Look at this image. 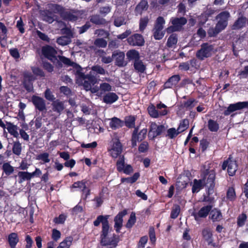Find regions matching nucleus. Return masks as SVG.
<instances>
[{
	"label": "nucleus",
	"mask_w": 248,
	"mask_h": 248,
	"mask_svg": "<svg viewBox=\"0 0 248 248\" xmlns=\"http://www.w3.org/2000/svg\"><path fill=\"white\" fill-rule=\"evenodd\" d=\"M109 215H99L93 221L94 226L98 227L102 224V230L100 232V245L102 247L108 246L107 248H115L119 242V236L113 234L111 238L108 237L109 232L110 226L108 222Z\"/></svg>",
	"instance_id": "1"
},
{
	"label": "nucleus",
	"mask_w": 248,
	"mask_h": 248,
	"mask_svg": "<svg viewBox=\"0 0 248 248\" xmlns=\"http://www.w3.org/2000/svg\"><path fill=\"white\" fill-rule=\"evenodd\" d=\"M59 58L60 60L58 62L59 67H62V63H63L66 65L72 66L75 68L76 69V75L79 79L84 80L83 85L85 90L90 89L91 86H93L97 83V79L91 73L85 75L82 72V68L78 64L71 61L70 59L63 56H59Z\"/></svg>",
	"instance_id": "2"
},
{
	"label": "nucleus",
	"mask_w": 248,
	"mask_h": 248,
	"mask_svg": "<svg viewBox=\"0 0 248 248\" xmlns=\"http://www.w3.org/2000/svg\"><path fill=\"white\" fill-rule=\"evenodd\" d=\"M201 175L204 185L207 187L206 189L215 190L216 178V173L215 170L205 169L202 171Z\"/></svg>",
	"instance_id": "3"
},
{
	"label": "nucleus",
	"mask_w": 248,
	"mask_h": 248,
	"mask_svg": "<svg viewBox=\"0 0 248 248\" xmlns=\"http://www.w3.org/2000/svg\"><path fill=\"white\" fill-rule=\"evenodd\" d=\"M46 11L49 14H59V16H74L65 7L55 3H48L46 8Z\"/></svg>",
	"instance_id": "4"
},
{
	"label": "nucleus",
	"mask_w": 248,
	"mask_h": 248,
	"mask_svg": "<svg viewBox=\"0 0 248 248\" xmlns=\"http://www.w3.org/2000/svg\"><path fill=\"white\" fill-rule=\"evenodd\" d=\"M165 21L163 16H158L153 29V36L155 40H161L164 37L165 31H162Z\"/></svg>",
	"instance_id": "5"
},
{
	"label": "nucleus",
	"mask_w": 248,
	"mask_h": 248,
	"mask_svg": "<svg viewBox=\"0 0 248 248\" xmlns=\"http://www.w3.org/2000/svg\"><path fill=\"white\" fill-rule=\"evenodd\" d=\"M214 46L208 43H204L201 46V48L198 50L196 54L197 58L201 61H203L205 58L210 57L213 52Z\"/></svg>",
	"instance_id": "6"
},
{
	"label": "nucleus",
	"mask_w": 248,
	"mask_h": 248,
	"mask_svg": "<svg viewBox=\"0 0 248 248\" xmlns=\"http://www.w3.org/2000/svg\"><path fill=\"white\" fill-rule=\"evenodd\" d=\"M227 167V171L230 176H233L235 174L238 168V165L236 160L232 159V155L224 160L222 165V169L225 170Z\"/></svg>",
	"instance_id": "7"
},
{
	"label": "nucleus",
	"mask_w": 248,
	"mask_h": 248,
	"mask_svg": "<svg viewBox=\"0 0 248 248\" xmlns=\"http://www.w3.org/2000/svg\"><path fill=\"white\" fill-rule=\"evenodd\" d=\"M42 53L45 58L54 63L57 61V65H58V62L60 61L59 55L56 56L57 54V50L52 46L49 45H46L42 48Z\"/></svg>",
	"instance_id": "8"
},
{
	"label": "nucleus",
	"mask_w": 248,
	"mask_h": 248,
	"mask_svg": "<svg viewBox=\"0 0 248 248\" xmlns=\"http://www.w3.org/2000/svg\"><path fill=\"white\" fill-rule=\"evenodd\" d=\"M165 130L166 127L164 125H157L155 122H153L150 126L148 137L150 139L154 140L160 136Z\"/></svg>",
	"instance_id": "9"
},
{
	"label": "nucleus",
	"mask_w": 248,
	"mask_h": 248,
	"mask_svg": "<svg viewBox=\"0 0 248 248\" xmlns=\"http://www.w3.org/2000/svg\"><path fill=\"white\" fill-rule=\"evenodd\" d=\"M31 102L34 106L35 110L42 113L46 111V101L42 97L33 95L31 97Z\"/></svg>",
	"instance_id": "10"
},
{
	"label": "nucleus",
	"mask_w": 248,
	"mask_h": 248,
	"mask_svg": "<svg viewBox=\"0 0 248 248\" xmlns=\"http://www.w3.org/2000/svg\"><path fill=\"white\" fill-rule=\"evenodd\" d=\"M245 108H248V101L238 102L231 104L229 105L227 109L224 110L223 114L225 116H228L234 111L241 110Z\"/></svg>",
	"instance_id": "11"
},
{
	"label": "nucleus",
	"mask_w": 248,
	"mask_h": 248,
	"mask_svg": "<svg viewBox=\"0 0 248 248\" xmlns=\"http://www.w3.org/2000/svg\"><path fill=\"white\" fill-rule=\"evenodd\" d=\"M213 208V205L208 204L206 206L202 207L198 212L193 213L192 216L194 217L195 220L198 221L201 218H206L208 215H210V213Z\"/></svg>",
	"instance_id": "12"
},
{
	"label": "nucleus",
	"mask_w": 248,
	"mask_h": 248,
	"mask_svg": "<svg viewBox=\"0 0 248 248\" xmlns=\"http://www.w3.org/2000/svg\"><path fill=\"white\" fill-rule=\"evenodd\" d=\"M122 150V143L118 139H116L113 142L111 149L108 151L110 152V155L112 158H116L121 155Z\"/></svg>",
	"instance_id": "13"
},
{
	"label": "nucleus",
	"mask_w": 248,
	"mask_h": 248,
	"mask_svg": "<svg viewBox=\"0 0 248 248\" xmlns=\"http://www.w3.org/2000/svg\"><path fill=\"white\" fill-rule=\"evenodd\" d=\"M202 234L208 246H211L213 247H216L217 246V244L214 242L213 232L210 228L206 227L203 229Z\"/></svg>",
	"instance_id": "14"
},
{
	"label": "nucleus",
	"mask_w": 248,
	"mask_h": 248,
	"mask_svg": "<svg viewBox=\"0 0 248 248\" xmlns=\"http://www.w3.org/2000/svg\"><path fill=\"white\" fill-rule=\"evenodd\" d=\"M127 214V210L124 209L122 211L119 212V213L114 218V227L117 233L120 232V231L123 226V217Z\"/></svg>",
	"instance_id": "15"
},
{
	"label": "nucleus",
	"mask_w": 248,
	"mask_h": 248,
	"mask_svg": "<svg viewBox=\"0 0 248 248\" xmlns=\"http://www.w3.org/2000/svg\"><path fill=\"white\" fill-rule=\"evenodd\" d=\"M128 43L133 46H141L144 45L145 41L142 35L136 33L127 38Z\"/></svg>",
	"instance_id": "16"
},
{
	"label": "nucleus",
	"mask_w": 248,
	"mask_h": 248,
	"mask_svg": "<svg viewBox=\"0 0 248 248\" xmlns=\"http://www.w3.org/2000/svg\"><path fill=\"white\" fill-rule=\"evenodd\" d=\"M181 80L179 75H174L169 78L163 85L164 89L175 87Z\"/></svg>",
	"instance_id": "17"
},
{
	"label": "nucleus",
	"mask_w": 248,
	"mask_h": 248,
	"mask_svg": "<svg viewBox=\"0 0 248 248\" xmlns=\"http://www.w3.org/2000/svg\"><path fill=\"white\" fill-rule=\"evenodd\" d=\"M124 52L121 51H115L112 55V57L115 58V64L120 67L126 65V63H124Z\"/></svg>",
	"instance_id": "18"
},
{
	"label": "nucleus",
	"mask_w": 248,
	"mask_h": 248,
	"mask_svg": "<svg viewBox=\"0 0 248 248\" xmlns=\"http://www.w3.org/2000/svg\"><path fill=\"white\" fill-rule=\"evenodd\" d=\"M147 110L151 117L154 118L159 117V115H166L168 113V110L166 109L158 112V111L156 109L155 106L153 104H151L148 107Z\"/></svg>",
	"instance_id": "19"
},
{
	"label": "nucleus",
	"mask_w": 248,
	"mask_h": 248,
	"mask_svg": "<svg viewBox=\"0 0 248 248\" xmlns=\"http://www.w3.org/2000/svg\"><path fill=\"white\" fill-rule=\"evenodd\" d=\"M209 218L213 222H219L223 219V215L219 209L214 208L211 209Z\"/></svg>",
	"instance_id": "20"
},
{
	"label": "nucleus",
	"mask_w": 248,
	"mask_h": 248,
	"mask_svg": "<svg viewBox=\"0 0 248 248\" xmlns=\"http://www.w3.org/2000/svg\"><path fill=\"white\" fill-rule=\"evenodd\" d=\"M118 98L119 97L116 93L108 92L103 96V101L107 104H111L117 101Z\"/></svg>",
	"instance_id": "21"
},
{
	"label": "nucleus",
	"mask_w": 248,
	"mask_h": 248,
	"mask_svg": "<svg viewBox=\"0 0 248 248\" xmlns=\"http://www.w3.org/2000/svg\"><path fill=\"white\" fill-rule=\"evenodd\" d=\"M109 124L110 127L115 130L122 127L124 125V122L117 117H114L110 119Z\"/></svg>",
	"instance_id": "22"
},
{
	"label": "nucleus",
	"mask_w": 248,
	"mask_h": 248,
	"mask_svg": "<svg viewBox=\"0 0 248 248\" xmlns=\"http://www.w3.org/2000/svg\"><path fill=\"white\" fill-rule=\"evenodd\" d=\"M7 241L11 248H15L19 241L17 233L16 232L10 233L8 236Z\"/></svg>",
	"instance_id": "23"
},
{
	"label": "nucleus",
	"mask_w": 248,
	"mask_h": 248,
	"mask_svg": "<svg viewBox=\"0 0 248 248\" xmlns=\"http://www.w3.org/2000/svg\"><path fill=\"white\" fill-rule=\"evenodd\" d=\"M229 16H216L217 19L219 17V19L216 25V27L219 30L220 32L224 30L228 25V17Z\"/></svg>",
	"instance_id": "24"
},
{
	"label": "nucleus",
	"mask_w": 248,
	"mask_h": 248,
	"mask_svg": "<svg viewBox=\"0 0 248 248\" xmlns=\"http://www.w3.org/2000/svg\"><path fill=\"white\" fill-rule=\"evenodd\" d=\"M202 179L197 180L194 179L193 184L192 187V192L193 193H198L201 189L205 186Z\"/></svg>",
	"instance_id": "25"
},
{
	"label": "nucleus",
	"mask_w": 248,
	"mask_h": 248,
	"mask_svg": "<svg viewBox=\"0 0 248 248\" xmlns=\"http://www.w3.org/2000/svg\"><path fill=\"white\" fill-rule=\"evenodd\" d=\"M187 20L183 16H180V18H174L171 20L172 25H174L179 30H181L183 26L186 23Z\"/></svg>",
	"instance_id": "26"
},
{
	"label": "nucleus",
	"mask_w": 248,
	"mask_h": 248,
	"mask_svg": "<svg viewBox=\"0 0 248 248\" xmlns=\"http://www.w3.org/2000/svg\"><path fill=\"white\" fill-rule=\"evenodd\" d=\"M206 193L203 195V202H208L209 204L213 203L215 201L214 197L211 196L214 192V189H206Z\"/></svg>",
	"instance_id": "27"
},
{
	"label": "nucleus",
	"mask_w": 248,
	"mask_h": 248,
	"mask_svg": "<svg viewBox=\"0 0 248 248\" xmlns=\"http://www.w3.org/2000/svg\"><path fill=\"white\" fill-rule=\"evenodd\" d=\"M148 3L146 0H141L136 6L135 12L137 14L141 15L143 11H146L148 8Z\"/></svg>",
	"instance_id": "28"
},
{
	"label": "nucleus",
	"mask_w": 248,
	"mask_h": 248,
	"mask_svg": "<svg viewBox=\"0 0 248 248\" xmlns=\"http://www.w3.org/2000/svg\"><path fill=\"white\" fill-rule=\"evenodd\" d=\"M52 106L53 110L59 113L64 109L63 103L59 99H57L52 102Z\"/></svg>",
	"instance_id": "29"
},
{
	"label": "nucleus",
	"mask_w": 248,
	"mask_h": 248,
	"mask_svg": "<svg viewBox=\"0 0 248 248\" xmlns=\"http://www.w3.org/2000/svg\"><path fill=\"white\" fill-rule=\"evenodd\" d=\"M136 118L134 116L130 115L125 117L124 119V125L128 128H135Z\"/></svg>",
	"instance_id": "30"
},
{
	"label": "nucleus",
	"mask_w": 248,
	"mask_h": 248,
	"mask_svg": "<svg viewBox=\"0 0 248 248\" xmlns=\"http://www.w3.org/2000/svg\"><path fill=\"white\" fill-rule=\"evenodd\" d=\"M138 131L139 127L137 126L135 128L132 134H134L136 132V138H138L139 140L141 141L146 138L147 130V129L143 128L139 133H138Z\"/></svg>",
	"instance_id": "31"
},
{
	"label": "nucleus",
	"mask_w": 248,
	"mask_h": 248,
	"mask_svg": "<svg viewBox=\"0 0 248 248\" xmlns=\"http://www.w3.org/2000/svg\"><path fill=\"white\" fill-rule=\"evenodd\" d=\"M226 198L230 202H234L236 200V192L233 186L228 187L226 192Z\"/></svg>",
	"instance_id": "32"
},
{
	"label": "nucleus",
	"mask_w": 248,
	"mask_h": 248,
	"mask_svg": "<svg viewBox=\"0 0 248 248\" xmlns=\"http://www.w3.org/2000/svg\"><path fill=\"white\" fill-rule=\"evenodd\" d=\"M87 181L85 179H83L81 181L74 182L73 184L71 186V187L73 188H78L80 189L83 192H84L85 190L87 189Z\"/></svg>",
	"instance_id": "33"
},
{
	"label": "nucleus",
	"mask_w": 248,
	"mask_h": 248,
	"mask_svg": "<svg viewBox=\"0 0 248 248\" xmlns=\"http://www.w3.org/2000/svg\"><path fill=\"white\" fill-rule=\"evenodd\" d=\"M246 20L245 16H240L233 25L232 29H240L243 28L246 24Z\"/></svg>",
	"instance_id": "34"
},
{
	"label": "nucleus",
	"mask_w": 248,
	"mask_h": 248,
	"mask_svg": "<svg viewBox=\"0 0 248 248\" xmlns=\"http://www.w3.org/2000/svg\"><path fill=\"white\" fill-rule=\"evenodd\" d=\"M18 127L17 125L13 124L12 123H8L7 129L8 132L15 138L19 137V133L17 131Z\"/></svg>",
	"instance_id": "35"
},
{
	"label": "nucleus",
	"mask_w": 248,
	"mask_h": 248,
	"mask_svg": "<svg viewBox=\"0 0 248 248\" xmlns=\"http://www.w3.org/2000/svg\"><path fill=\"white\" fill-rule=\"evenodd\" d=\"M140 174L139 172H135L132 177L127 178H122L121 182L122 183L127 182V183L133 184L137 181L139 178Z\"/></svg>",
	"instance_id": "36"
},
{
	"label": "nucleus",
	"mask_w": 248,
	"mask_h": 248,
	"mask_svg": "<svg viewBox=\"0 0 248 248\" xmlns=\"http://www.w3.org/2000/svg\"><path fill=\"white\" fill-rule=\"evenodd\" d=\"M8 30L5 25L0 22V41H6Z\"/></svg>",
	"instance_id": "37"
},
{
	"label": "nucleus",
	"mask_w": 248,
	"mask_h": 248,
	"mask_svg": "<svg viewBox=\"0 0 248 248\" xmlns=\"http://www.w3.org/2000/svg\"><path fill=\"white\" fill-rule=\"evenodd\" d=\"M73 240V238L72 236L67 237L60 243L57 248H70Z\"/></svg>",
	"instance_id": "38"
},
{
	"label": "nucleus",
	"mask_w": 248,
	"mask_h": 248,
	"mask_svg": "<svg viewBox=\"0 0 248 248\" xmlns=\"http://www.w3.org/2000/svg\"><path fill=\"white\" fill-rule=\"evenodd\" d=\"M178 42V36L176 33H172L168 38L167 46L169 47H172Z\"/></svg>",
	"instance_id": "39"
},
{
	"label": "nucleus",
	"mask_w": 248,
	"mask_h": 248,
	"mask_svg": "<svg viewBox=\"0 0 248 248\" xmlns=\"http://www.w3.org/2000/svg\"><path fill=\"white\" fill-rule=\"evenodd\" d=\"M134 67L136 71L141 73H143L146 69L145 65L140 59L134 61Z\"/></svg>",
	"instance_id": "40"
},
{
	"label": "nucleus",
	"mask_w": 248,
	"mask_h": 248,
	"mask_svg": "<svg viewBox=\"0 0 248 248\" xmlns=\"http://www.w3.org/2000/svg\"><path fill=\"white\" fill-rule=\"evenodd\" d=\"M126 56L129 60L135 61L140 59V54L138 51L135 49H131L127 51Z\"/></svg>",
	"instance_id": "41"
},
{
	"label": "nucleus",
	"mask_w": 248,
	"mask_h": 248,
	"mask_svg": "<svg viewBox=\"0 0 248 248\" xmlns=\"http://www.w3.org/2000/svg\"><path fill=\"white\" fill-rule=\"evenodd\" d=\"M2 169L7 176L10 175L14 171V168L8 162L3 163Z\"/></svg>",
	"instance_id": "42"
},
{
	"label": "nucleus",
	"mask_w": 248,
	"mask_h": 248,
	"mask_svg": "<svg viewBox=\"0 0 248 248\" xmlns=\"http://www.w3.org/2000/svg\"><path fill=\"white\" fill-rule=\"evenodd\" d=\"M116 169L118 171L122 172L125 167L124 157V155H120L116 164Z\"/></svg>",
	"instance_id": "43"
},
{
	"label": "nucleus",
	"mask_w": 248,
	"mask_h": 248,
	"mask_svg": "<svg viewBox=\"0 0 248 248\" xmlns=\"http://www.w3.org/2000/svg\"><path fill=\"white\" fill-rule=\"evenodd\" d=\"M194 103H198V101L193 98H190L183 103L182 107L187 109H192L195 106Z\"/></svg>",
	"instance_id": "44"
},
{
	"label": "nucleus",
	"mask_w": 248,
	"mask_h": 248,
	"mask_svg": "<svg viewBox=\"0 0 248 248\" xmlns=\"http://www.w3.org/2000/svg\"><path fill=\"white\" fill-rule=\"evenodd\" d=\"M22 150L21 144L18 140L14 141L12 148L13 153L16 155H19L21 154Z\"/></svg>",
	"instance_id": "45"
},
{
	"label": "nucleus",
	"mask_w": 248,
	"mask_h": 248,
	"mask_svg": "<svg viewBox=\"0 0 248 248\" xmlns=\"http://www.w3.org/2000/svg\"><path fill=\"white\" fill-rule=\"evenodd\" d=\"M17 175L19 177L18 182L19 183H21L25 181H29L31 180L30 172L28 171H19Z\"/></svg>",
	"instance_id": "46"
},
{
	"label": "nucleus",
	"mask_w": 248,
	"mask_h": 248,
	"mask_svg": "<svg viewBox=\"0 0 248 248\" xmlns=\"http://www.w3.org/2000/svg\"><path fill=\"white\" fill-rule=\"evenodd\" d=\"M180 206L178 204H174L170 213V218L172 219L176 218L180 213Z\"/></svg>",
	"instance_id": "47"
},
{
	"label": "nucleus",
	"mask_w": 248,
	"mask_h": 248,
	"mask_svg": "<svg viewBox=\"0 0 248 248\" xmlns=\"http://www.w3.org/2000/svg\"><path fill=\"white\" fill-rule=\"evenodd\" d=\"M90 21L95 25H105L106 20L102 16H91Z\"/></svg>",
	"instance_id": "48"
},
{
	"label": "nucleus",
	"mask_w": 248,
	"mask_h": 248,
	"mask_svg": "<svg viewBox=\"0 0 248 248\" xmlns=\"http://www.w3.org/2000/svg\"><path fill=\"white\" fill-rule=\"evenodd\" d=\"M31 70L33 74L36 77L40 78H45L46 74L44 71L41 68L37 66H32L31 67Z\"/></svg>",
	"instance_id": "49"
},
{
	"label": "nucleus",
	"mask_w": 248,
	"mask_h": 248,
	"mask_svg": "<svg viewBox=\"0 0 248 248\" xmlns=\"http://www.w3.org/2000/svg\"><path fill=\"white\" fill-rule=\"evenodd\" d=\"M208 127L211 132H217L219 129V125L216 121L210 119L208 122Z\"/></svg>",
	"instance_id": "50"
},
{
	"label": "nucleus",
	"mask_w": 248,
	"mask_h": 248,
	"mask_svg": "<svg viewBox=\"0 0 248 248\" xmlns=\"http://www.w3.org/2000/svg\"><path fill=\"white\" fill-rule=\"evenodd\" d=\"M128 16H116L114 21V24L116 27H120L122 25L125 24L128 20Z\"/></svg>",
	"instance_id": "51"
},
{
	"label": "nucleus",
	"mask_w": 248,
	"mask_h": 248,
	"mask_svg": "<svg viewBox=\"0 0 248 248\" xmlns=\"http://www.w3.org/2000/svg\"><path fill=\"white\" fill-rule=\"evenodd\" d=\"M188 126L189 121L187 119H185L180 122L177 129L178 130V131L181 133L187 129Z\"/></svg>",
	"instance_id": "52"
},
{
	"label": "nucleus",
	"mask_w": 248,
	"mask_h": 248,
	"mask_svg": "<svg viewBox=\"0 0 248 248\" xmlns=\"http://www.w3.org/2000/svg\"><path fill=\"white\" fill-rule=\"evenodd\" d=\"M136 222V217L135 213L134 212H132L130 214L129 218L128 219L126 225L125 227L127 228L130 229L135 224Z\"/></svg>",
	"instance_id": "53"
},
{
	"label": "nucleus",
	"mask_w": 248,
	"mask_h": 248,
	"mask_svg": "<svg viewBox=\"0 0 248 248\" xmlns=\"http://www.w3.org/2000/svg\"><path fill=\"white\" fill-rule=\"evenodd\" d=\"M180 133V132L178 131V129L176 130L175 128H170L168 129L167 134L166 136L168 137L170 139H173Z\"/></svg>",
	"instance_id": "54"
},
{
	"label": "nucleus",
	"mask_w": 248,
	"mask_h": 248,
	"mask_svg": "<svg viewBox=\"0 0 248 248\" xmlns=\"http://www.w3.org/2000/svg\"><path fill=\"white\" fill-rule=\"evenodd\" d=\"M220 32V30H218L216 26L215 27H210L207 31V34L209 37H216Z\"/></svg>",
	"instance_id": "55"
},
{
	"label": "nucleus",
	"mask_w": 248,
	"mask_h": 248,
	"mask_svg": "<svg viewBox=\"0 0 248 248\" xmlns=\"http://www.w3.org/2000/svg\"><path fill=\"white\" fill-rule=\"evenodd\" d=\"M149 20L148 16H144L140 18L139 24V29L140 31H143L145 30L149 22Z\"/></svg>",
	"instance_id": "56"
},
{
	"label": "nucleus",
	"mask_w": 248,
	"mask_h": 248,
	"mask_svg": "<svg viewBox=\"0 0 248 248\" xmlns=\"http://www.w3.org/2000/svg\"><path fill=\"white\" fill-rule=\"evenodd\" d=\"M44 93V97L46 100L51 102L55 100L56 98L50 89L47 88Z\"/></svg>",
	"instance_id": "57"
},
{
	"label": "nucleus",
	"mask_w": 248,
	"mask_h": 248,
	"mask_svg": "<svg viewBox=\"0 0 248 248\" xmlns=\"http://www.w3.org/2000/svg\"><path fill=\"white\" fill-rule=\"evenodd\" d=\"M91 70L96 72L97 74L101 75H105L106 73H107V72L105 70V69L99 65H95L93 66L91 68Z\"/></svg>",
	"instance_id": "58"
},
{
	"label": "nucleus",
	"mask_w": 248,
	"mask_h": 248,
	"mask_svg": "<svg viewBox=\"0 0 248 248\" xmlns=\"http://www.w3.org/2000/svg\"><path fill=\"white\" fill-rule=\"evenodd\" d=\"M49 156V155L48 153H43L38 155L36 157V159L43 161L44 163H48L50 161Z\"/></svg>",
	"instance_id": "59"
},
{
	"label": "nucleus",
	"mask_w": 248,
	"mask_h": 248,
	"mask_svg": "<svg viewBox=\"0 0 248 248\" xmlns=\"http://www.w3.org/2000/svg\"><path fill=\"white\" fill-rule=\"evenodd\" d=\"M107 42L103 38H97L94 40V45L99 47L105 48L107 46Z\"/></svg>",
	"instance_id": "60"
},
{
	"label": "nucleus",
	"mask_w": 248,
	"mask_h": 248,
	"mask_svg": "<svg viewBox=\"0 0 248 248\" xmlns=\"http://www.w3.org/2000/svg\"><path fill=\"white\" fill-rule=\"evenodd\" d=\"M149 149V143L146 141L142 142L139 145L138 150L140 153H145Z\"/></svg>",
	"instance_id": "61"
},
{
	"label": "nucleus",
	"mask_w": 248,
	"mask_h": 248,
	"mask_svg": "<svg viewBox=\"0 0 248 248\" xmlns=\"http://www.w3.org/2000/svg\"><path fill=\"white\" fill-rule=\"evenodd\" d=\"M247 217L246 214L242 213L239 215L237 219V224L238 227H242L244 225Z\"/></svg>",
	"instance_id": "62"
},
{
	"label": "nucleus",
	"mask_w": 248,
	"mask_h": 248,
	"mask_svg": "<svg viewBox=\"0 0 248 248\" xmlns=\"http://www.w3.org/2000/svg\"><path fill=\"white\" fill-rule=\"evenodd\" d=\"M42 66L48 73H52L54 71V66L48 62L43 61Z\"/></svg>",
	"instance_id": "63"
},
{
	"label": "nucleus",
	"mask_w": 248,
	"mask_h": 248,
	"mask_svg": "<svg viewBox=\"0 0 248 248\" xmlns=\"http://www.w3.org/2000/svg\"><path fill=\"white\" fill-rule=\"evenodd\" d=\"M66 216L63 214H60L58 217L53 219V222L56 224H63L66 219Z\"/></svg>",
	"instance_id": "64"
}]
</instances>
